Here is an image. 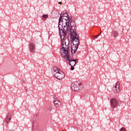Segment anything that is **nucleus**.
I'll return each instance as SVG.
<instances>
[{"label":"nucleus","instance_id":"nucleus-10","mask_svg":"<svg viewBox=\"0 0 131 131\" xmlns=\"http://www.w3.org/2000/svg\"><path fill=\"white\" fill-rule=\"evenodd\" d=\"M32 130L37 131L38 130V122L37 121H34L32 122Z\"/></svg>","mask_w":131,"mask_h":131},{"label":"nucleus","instance_id":"nucleus-16","mask_svg":"<svg viewBox=\"0 0 131 131\" xmlns=\"http://www.w3.org/2000/svg\"><path fill=\"white\" fill-rule=\"evenodd\" d=\"M101 33H102V32H101L99 34L94 36V38H98V37H99V36H100V35H101Z\"/></svg>","mask_w":131,"mask_h":131},{"label":"nucleus","instance_id":"nucleus-18","mask_svg":"<svg viewBox=\"0 0 131 131\" xmlns=\"http://www.w3.org/2000/svg\"><path fill=\"white\" fill-rule=\"evenodd\" d=\"M71 70H73L74 69V66H71Z\"/></svg>","mask_w":131,"mask_h":131},{"label":"nucleus","instance_id":"nucleus-19","mask_svg":"<svg viewBox=\"0 0 131 131\" xmlns=\"http://www.w3.org/2000/svg\"><path fill=\"white\" fill-rule=\"evenodd\" d=\"M58 5H62V2H58Z\"/></svg>","mask_w":131,"mask_h":131},{"label":"nucleus","instance_id":"nucleus-6","mask_svg":"<svg viewBox=\"0 0 131 131\" xmlns=\"http://www.w3.org/2000/svg\"><path fill=\"white\" fill-rule=\"evenodd\" d=\"M71 37L73 42V46H75L76 47H78V46H79V39H78L77 33L71 34Z\"/></svg>","mask_w":131,"mask_h":131},{"label":"nucleus","instance_id":"nucleus-4","mask_svg":"<svg viewBox=\"0 0 131 131\" xmlns=\"http://www.w3.org/2000/svg\"><path fill=\"white\" fill-rule=\"evenodd\" d=\"M51 73L54 77H56L59 80H62L65 77L64 72L57 67H54L51 69Z\"/></svg>","mask_w":131,"mask_h":131},{"label":"nucleus","instance_id":"nucleus-14","mask_svg":"<svg viewBox=\"0 0 131 131\" xmlns=\"http://www.w3.org/2000/svg\"><path fill=\"white\" fill-rule=\"evenodd\" d=\"M113 35L114 37H117V36L118 35V33H117V31H113Z\"/></svg>","mask_w":131,"mask_h":131},{"label":"nucleus","instance_id":"nucleus-11","mask_svg":"<svg viewBox=\"0 0 131 131\" xmlns=\"http://www.w3.org/2000/svg\"><path fill=\"white\" fill-rule=\"evenodd\" d=\"M54 103L55 107H60V106H61V102L59 101V99H58V98H56V96H54Z\"/></svg>","mask_w":131,"mask_h":131},{"label":"nucleus","instance_id":"nucleus-12","mask_svg":"<svg viewBox=\"0 0 131 131\" xmlns=\"http://www.w3.org/2000/svg\"><path fill=\"white\" fill-rule=\"evenodd\" d=\"M11 117H12V114L8 113L7 116L5 118V122L6 123H9V122L11 121Z\"/></svg>","mask_w":131,"mask_h":131},{"label":"nucleus","instance_id":"nucleus-20","mask_svg":"<svg viewBox=\"0 0 131 131\" xmlns=\"http://www.w3.org/2000/svg\"><path fill=\"white\" fill-rule=\"evenodd\" d=\"M10 131H14L13 130H10Z\"/></svg>","mask_w":131,"mask_h":131},{"label":"nucleus","instance_id":"nucleus-8","mask_svg":"<svg viewBox=\"0 0 131 131\" xmlns=\"http://www.w3.org/2000/svg\"><path fill=\"white\" fill-rule=\"evenodd\" d=\"M111 103V106L113 109H114V108H116L117 106L118 105V101L115 98H112L110 100Z\"/></svg>","mask_w":131,"mask_h":131},{"label":"nucleus","instance_id":"nucleus-15","mask_svg":"<svg viewBox=\"0 0 131 131\" xmlns=\"http://www.w3.org/2000/svg\"><path fill=\"white\" fill-rule=\"evenodd\" d=\"M48 15H47V14H45V15H42V18H43V19H47V18H48Z\"/></svg>","mask_w":131,"mask_h":131},{"label":"nucleus","instance_id":"nucleus-9","mask_svg":"<svg viewBox=\"0 0 131 131\" xmlns=\"http://www.w3.org/2000/svg\"><path fill=\"white\" fill-rule=\"evenodd\" d=\"M29 48L30 52L31 53H34L35 52V44H34V41H32L30 42V45L29 46Z\"/></svg>","mask_w":131,"mask_h":131},{"label":"nucleus","instance_id":"nucleus-13","mask_svg":"<svg viewBox=\"0 0 131 131\" xmlns=\"http://www.w3.org/2000/svg\"><path fill=\"white\" fill-rule=\"evenodd\" d=\"M77 48H78V47L75 46V45H73L71 47V53L72 54H75V53H76V51H77Z\"/></svg>","mask_w":131,"mask_h":131},{"label":"nucleus","instance_id":"nucleus-3","mask_svg":"<svg viewBox=\"0 0 131 131\" xmlns=\"http://www.w3.org/2000/svg\"><path fill=\"white\" fill-rule=\"evenodd\" d=\"M76 27V25H75V21L74 20H72V18L71 19V20L69 23V29L66 32V34L64 35V37L62 38V36H63V35H61L60 34V31H59V34L60 36V39L61 40V44H66V35L67 34V32L68 31H70V35L71 34H76V30H75V28Z\"/></svg>","mask_w":131,"mask_h":131},{"label":"nucleus","instance_id":"nucleus-1","mask_svg":"<svg viewBox=\"0 0 131 131\" xmlns=\"http://www.w3.org/2000/svg\"><path fill=\"white\" fill-rule=\"evenodd\" d=\"M72 16H69L66 11L61 13L58 21V30L61 35H63L61 38L64 37L66 32L69 29V23L71 20Z\"/></svg>","mask_w":131,"mask_h":131},{"label":"nucleus","instance_id":"nucleus-7","mask_svg":"<svg viewBox=\"0 0 131 131\" xmlns=\"http://www.w3.org/2000/svg\"><path fill=\"white\" fill-rule=\"evenodd\" d=\"M120 85V82H119V81H117L116 85L113 87V91L114 93L115 94H119V93H120V89L119 88Z\"/></svg>","mask_w":131,"mask_h":131},{"label":"nucleus","instance_id":"nucleus-2","mask_svg":"<svg viewBox=\"0 0 131 131\" xmlns=\"http://www.w3.org/2000/svg\"><path fill=\"white\" fill-rule=\"evenodd\" d=\"M69 47L67 45L62 43L60 49V54L62 58L66 60V62L70 66H75L77 59H74L69 55Z\"/></svg>","mask_w":131,"mask_h":131},{"label":"nucleus","instance_id":"nucleus-17","mask_svg":"<svg viewBox=\"0 0 131 131\" xmlns=\"http://www.w3.org/2000/svg\"><path fill=\"white\" fill-rule=\"evenodd\" d=\"M120 131H126V130H125V128H124V127H122V128L120 129Z\"/></svg>","mask_w":131,"mask_h":131},{"label":"nucleus","instance_id":"nucleus-5","mask_svg":"<svg viewBox=\"0 0 131 131\" xmlns=\"http://www.w3.org/2000/svg\"><path fill=\"white\" fill-rule=\"evenodd\" d=\"M72 91H74V92H77L81 89V83H79L77 81L74 82L72 83L71 86Z\"/></svg>","mask_w":131,"mask_h":131}]
</instances>
